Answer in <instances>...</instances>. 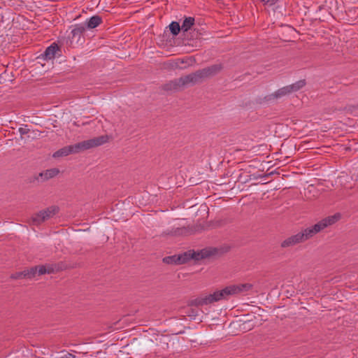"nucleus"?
<instances>
[{
    "label": "nucleus",
    "mask_w": 358,
    "mask_h": 358,
    "mask_svg": "<svg viewBox=\"0 0 358 358\" xmlns=\"http://www.w3.org/2000/svg\"><path fill=\"white\" fill-rule=\"evenodd\" d=\"M184 86L185 83L182 76L178 79H174L166 83L163 85L162 88L165 91H176Z\"/></svg>",
    "instance_id": "nucleus-10"
},
{
    "label": "nucleus",
    "mask_w": 358,
    "mask_h": 358,
    "mask_svg": "<svg viewBox=\"0 0 358 358\" xmlns=\"http://www.w3.org/2000/svg\"><path fill=\"white\" fill-rule=\"evenodd\" d=\"M182 78L184 80L185 86L188 85H195L196 84L201 83L206 79L201 69L182 76Z\"/></svg>",
    "instance_id": "nucleus-8"
},
{
    "label": "nucleus",
    "mask_w": 358,
    "mask_h": 358,
    "mask_svg": "<svg viewBox=\"0 0 358 358\" xmlns=\"http://www.w3.org/2000/svg\"><path fill=\"white\" fill-rule=\"evenodd\" d=\"M185 313H187L189 317L194 319L198 315V310L193 308H189Z\"/></svg>",
    "instance_id": "nucleus-19"
},
{
    "label": "nucleus",
    "mask_w": 358,
    "mask_h": 358,
    "mask_svg": "<svg viewBox=\"0 0 358 358\" xmlns=\"http://www.w3.org/2000/svg\"><path fill=\"white\" fill-rule=\"evenodd\" d=\"M67 268V265L60 262L57 264H48L46 265H41L38 266H34L29 269L24 270L27 278L31 279L36 276V273L43 275L45 273H52L59 271L64 270Z\"/></svg>",
    "instance_id": "nucleus-5"
},
{
    "label": "nucleus",
    "mask_w": 358,
    "mask_h": 358,
    "mask_svg": "<svg viewBox=\"0 0 358 358\" xmlns=\"http://www.w3.org/2000/svg\"><path fill=\"white\" fill-rule=\"evenodd\" d=\"M102 22L103 20L101 17L97 15H93L92 17H91L85 21V28L87 27L89 29H92L97 27L99 24L102 23Z\"/></svg>",
    "instance_id": "nucleus-15"
},
{
    "label": "nucleus",
    "mask_w": 358,
    "mask_h": 358,
    "mask_svg": "<svg viewBox=\"0 0 358 358\" xmlns=\"http://www.w3.org/2000/svg\"><path fill=\"white\" fill-rule=\"evenodd\" d=\"M210 256V252L206 249L197 252L188 250L182 254L165 257L163 259V262L167 264L180 265L187 263L191 259L199 261Z\"/></svg>",
    "instance_id": "nucleus-3"
},
{
    "label": "nucleus",
    "mask_w": 358,
    "mask_h": 358,
    "mask_svg": "<svg viewBox=\"0 0 358 358\" xmlns=\"http://www.w3.org/2000/svg\"><path fill=\"white\" fill-rule=\"evenodd\" d=\"M59 173V170L57 168L48 169L43 172L40 173L36 179L38 181L41 180V182H43L57 176Z\"/></svg>",
    "instance_id": "nucleus-12"
},
{
    "label": "nucleus",
    "mask_w": 358,
    "mask_h": 358,
    "mask_svg": "<svg viewBox=\"0 0 358 358\" xmlns=\"http://www.w3.org/2000/svg\"><path fill=\"white\" fill-rule=\"evenodd\" d=\"M85 31V27L81 24H77L74 25L73 29L71 31V39L79 41L83 34Z\"/></svg>",
    "instance_id": "nucleus-14"
},
{
    "label": "nucleus",
    "mask_w": 358,
    "mask_h": 358,
    "mask_svg": "<svg viewBox=\"0 0 358 358\" xmlns=\"http://www.w3.org/2000/svg\"><path fill=\"white\" fill-rule=\"evenodd\" d=\"M264 6H271L275 5L278 0H258Z\"/></svg>",
    "instance_id": "nucleus-20"
},
{
    "label": "nucleus",
    "mask_w": 358,
    "mask_h": 358,
    "mask_svg": "<svg viewBox=\"0 0 358 358\" xmlns=\"http://www.w3.org/2000/svg\"><path fill=\"white\" fill-rule=\"evenodd\" d=\"M10 278L13 280L27 278L25 271L15 272L11 274Z\"/></svg>",
    "instance_id": "nucleus-18"
},
{
    "label": "nucleus",
    "mask_w": 358,
    "mask_h": 358,
    "mask_svg": "<svg viewBox=\"0 0 358 358\" xmlns=\"http://www.w3.org/2000/svg\"><path fill=\"white\" fill-rule=\"evenodd\" d=\"M301 237L302 236L299 235V233H298L284 240L281 243L280 245L282 248H288L295 245L298 243H303Z\"/></svg>",
    "instance_id": "nucleus-13"
},
{
    "label": "nucleus",
    "mask_w": 358,
    "mask_h": 358,
    "mask_svg": "<svg viewBox=\"0 0 358 358\" xmlns=\"http://www.w3.org/2000/svg\"><path fill=\"white\" fill-rule=\"evenodd\" d=\"M58 212L59 207L56 206H52L46 209L42 210L32 216V224L34 225H39L42 222L54 217Z\"/></svg>",
    "instance_id": "nucleus-7"
},
{
    "label": "nucleus",
    "mask_w": 358,
    "mask_h": 358,
    "mask_svg": "<svg viewBox=\"0 0 358 358\" xmlns=\"http://www.w3.org/2000/svg\"><path fill=\"white\" fill-rule=\"evenodd\" d=\"M306 82L304 80H301L292 85L283 87L274 93L268 94L264 97L266 101H271L275 99H280L285 95H287L292 92H296L305 86Z\"/></svg>",
    "instance_id": "nucleus-6"
},
{
    "label": "nucleus",
    "mask_w": 358,
    "mask_h": 358,
    "mask_svg": "<svg viewBox=\"0 0 358 358\" xmlns=\"http://www.w3.org/2000/svg\"><path fill=\"white\" fill-rule=\"evenodd\" d=\"M195 20L192 17H185L182 24L181 29L183 32H187L194 24Z\"/></svg>",
    "instance_id": "nucleus-16"
},
{
    "label": "nucleus",
    "mask_w": 358,
    "mask_h": 358,
    "mask_svg": "<svg viewBox=\"0 0 358 358\" xmlns=\"http://www.w3.org/2000/svg\"><path fill=\"white\" fill-rule=\"evenodd\" d=\"M108 136H100L87 141L65 146L57 151H56L52 157L58 158L61 157H66L72 153H78L81 151L86 150L90 148L100 146L108 142Z\"/></svg>",
    "instance_id": "nucleus-2"
},
{
    "label": "nucleus",
    "mask_w": 358,
    "mask_h": 358,
    "mask_svg": "<svg viewBox=\"0 0 358 358\" xmlns=\"http://www.w3.org/2000/svg\"><path fill=\"white\" fill-rule=\"evenodd\" d=\"M169 30L173 36H178L180 30H182L180 25L178 22L173 21L169 25Z\"/></svg>",
    "instance_id": "nucleus-17"
},
{
    "label": "nucleus",
    "mask_w": 358,
    "mask_h": 358,
    "mask_svg": "<svg viewBox=\"0 0 358 358\" xmlns=\"http://www.w3.org/2000/svg\"><path fill=\"white\" fill-rule=\"evenodd\" d=\"M222 64H215L206 68H203L201 70L206 79L218 74L222 70Z\"/></svg>",
    "instance_id": "nucleus-11"
},
{
    "label": "nucleus",
    "mask_w": 358,
    "mask_h": 358,
    "mask_svg": "<svg viewBox=\"0 0 358 358\" xmlns=\"http://www.w3.org/2000/svg\"><path fill=\"white\" fill-rule=\"evenodd\" d=\"M185 229H181V228H176L174 231H169L167 233V234L169 235H171V236H178V235H180L182 232V231H184Z\"/></svg>",
    "instance_id": "nucleus-21"
},
{
    "label": "nucleus",
    "mask_w": 358,
    "mask_h": 358,
    "mask_svg": "<svg viewBox=\"0 0 358 358\" xmlns=\"http://www.w3.org/2000/svg\"><path fill=\"white\" fill-rule=\"evenodd\" d=\"M253 287L250 283H240L230 285L221 290H217L213 294L201 296L191 300L188 305L189 306H203L221 300H227L231 296L244 294L250 292Z\"/></svg>",
    "instance_id": "nucleus-1"
},
{
    "label": "nucleus",
    "mask_w": 358,
    "mask_h": 358,
    "mask_svg": "<svg viewBox=\"0 0 358 358\" xmlns=\"http://www.w3.org/2000/svg\"><path fill=\"white\" fill-rule=\"evenodd\" d=\"M60 55L61 48L57 43H53L45 49L43 53L41 55L40 57L48 61L55 59L57 55L60 56Z\"/></svg>",
    "instance_id": "nucleus-9"
},
{
    "label": "nucleus",
    "mask_w": 358,
    "mask_h": 358,
    "mask_svg": "<svg viewBox=\"0 0 358 358\" xmlns=\"http://www.w3.org/2000/svg\"><path fill=\"white\" fill-rule=\"evenodd\" d=\"M340 218L341 215L339 213L328 216L322 219L317 223H316L315 225L310 227H308L305 229L303 231L299 232V235L302 236V241L304 242L308 239L312 238L313 236L321 231L322 229L336 223Z\"/></svg>",
    "instance_id": "nucleus-4"
},
{
    "label": "nucleus",
    "mask_w": 358,
    "mask_h": 358,
    "mask_svg": "<svg viewBox=\"0 0 358 358\" xmlns=\"http://www.w3.org/2000/svg\"><path fill=\"white\" fill-rule=\"evenodd\" d=\"M18 131L21 136H23L29 133V129L27 128V125H25L24 127H20Z\"/></svg>",
    "instance_id": "nucleus-22"
},
{
    "label": "nucleus",
    "mask_w": 358,
    "mask_h": 358,
    "mask_svg": "<svg viewBox=\"0 0 358 358\" xmlns=\"http://www.w3.org/2000/svg\"><path fill=\"white\" fill-rule=\"evenodd\" d=\"M357 108H358V106H357Z\"/></svg>",
    "instance_id": "nucleus-23"
}]
</instances>
